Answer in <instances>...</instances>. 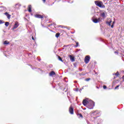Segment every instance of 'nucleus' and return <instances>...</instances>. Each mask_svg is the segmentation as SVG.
Instances as JSON below:
<instances>
[{
    "label": "nucleus",
    "mask_w": 124,
    "mask_h": 124,
    "mask_svg": "<svg viewBox=\"0 0 124 124\" xmlns=\"http://www.w3.org/2000/svg\"><path fill=\"white\" fill-rule=\"evenodd\" d=\"M94 106V102L92 100H90L87 104V107L88 109H93Z\"/></svg>",
    "instance_id": "nucleus-1"
},
{
    "label": "nucleus",
    "mask_w": 124,
    "mask_h": 124,
    "mask_svg": "<svg viewBox=\"0 0 124 124\" xmlns=\"http://www.w3.org/2000/svg\"><path fill=\"white\" fill-rule=\"evenodd\" d=\"M90 60H91V57L90 55L86 56L85 58L84 62H85V63H89Z\"/></svg>",
    "instance_id": "nucleus-2"
},
{
    "label": "nucleus",
    "mask_w": 124,
    "mask_h": 124,
    "mask_svg": "<svg viewBox=\"0 0 124 124\" xmlns=\"http://www.w3.org/2000/svg\"><path fill=\"white\" fill-rule=\"evenodd\" d=\"M90 99H84L82 101V103L84 105V106H88V104L89 103V102H90Z\"/></svg>",
    "instance_id": "nucleus-3"
},
{
    "label": "nucleus",
    "mask_w": 124,
    "mask_h": 124,
    "mask_svg": "<svg viewBox=\"0 0 124 124\" xmlns=\"http://www.w3.org/2000/svg\"><path fill=\"white\" fill-rule=\"evenodd\" d=\"M69 113H71V115H73L74 114V109H73V108H72V106H70L69 109Z\"/></svg>",
    "instance_id": "nucleus-4"
},
{
    "label": "nucleus",
    "mask_w": 124,
    "mask_h": 124,
    "mask_svg": "<svg viewBox=\"0 0 124 124\" xmlns=\"http://www.w3.org/2000/svg\"><path fill=\"white\" fill-rule=\"evenodd\" d=\"M18 27H19V22H16L15 23V25H14V27H13L14 30H15V29H17Z\"/></svg>",
    "instance_id": "nucleus-5"
},
{
    "label": "nucleus",
    "mask_w": 124,
    "mask_h": 124,
    "mask_svg": "<svg viewBox=\"0 0 124 124\" xmlns=\"http://www.w3.org/2000/svg\"><path fill=\"white\" fill-rule=\"evenodd\" d=\"M34 16L35 17V18H38L39 19L43 18V16H42L41 15L37 14V15H35Z\"/></svg>",
    "instance_id": "nucleus-6"
},
{
    "label": "nucleus",
    "mask_w": 124,
    "mask_h": 124,
    "mask_svg": "<svg viewBox=\"0 0 124 124\" xmlns=\"http://www.w3.org/2000/svg\"><path fill=\"white\" fill-rule=\"evenodd\" d=\"M92 21L93 22V23H95V24L98 23V20L96 18H92Z\"/></svg>",
    "instance_id": "nucleus-7"
},
{
    "label": "nucleus",
    "mask_w": 124,
    "mask_h": 124,
    "mask_svg": "<svg viewBox=\"0 0 124 124\" xmlns=\"http://www.w3.org/2000/svg\"><path fill=\"white\" fill-rule=\"evenodd\" d=\"M4 14L6 15L8 19H10V17H11V15H9V14H8V13L7 12L5 13Z\"/></svg>",
    "instance_id": "nucleus-8"
},
{
    "label": "nucleus",
    "mask_w": 124,
    "mask_h": 124,
    "mask_svg": "<svg viewBox=\"0 0 124 124\" xmlns=\"http://www.w3.org/2000/svg\"><path fill=\"white\" fill-rule=\"evenodd\" d=\"M70 59V60L72 61V62H75V59H74V57H73V56H72V55H69V56Z\"/></svg>",
    "instance_id": "nucleus-9"
},
{
    "label": "nucleus",
    "mask_w": 124,
    "mask_h": 124,
    "mask_svg": "<svg viewBox=\"0 0 124 124\" xmlns=\"http://www.w3.org/2000/svg\"><path fill=\"white\" fill-rule=\"evenodd\" d=\"M20 6H21V4H20V3H17L16 4L15 8H16V9H19Z\"/></svg>",
    "instance_id": "nucleus-10"
},
{
    "label": "nucleus",
    "mask_w": 124,
    "mask_h": 124,
    "mask_svg": "<svg viewBox=\"0 0 124 124\" xmlns=\"http://www.w3.org/2000/svg\"><path fill=\"white\" fill-rule=\"evenodd\" d=\"M54 75H56V73H55L54 71H51L49 73V76H54Z\"/></svg>",
    "instance_id": "nucleus-11"
},
{
    "label": "nucleus",
    "mask_w": 124,
    "mask_h": 124,
    "mask_svg": "<svg viewBox=\"0 0 124 124\" xmlns=\"http://www.w3.org/2000/svg\"><path fill=\"white\" fill-rule=\"evenodd\" d=\"M28 11L29 12H31V5L28 6Z\"/></svg>",
    "instance_id": "nucleus-12"
},
{
    "label": "nucleus",
    "mask_w": 124,
    "mask_h": 124,
    "mask_svg": "<svg viewBox=\"0 0 124 124\" xmlns=\"http://www.w3.org/2000/svg\"><path fill=\"white\" fill-rule=\"evenodd\" d=\"M97 6H99V7H102V4H101V3L98 2L97 3Z\"/></svg>",
    "instance_id": "nucleus-13"
},
{
    "label": "nucleus",
    "mask_w": 124,
    "mask_h": 124,
    "mask_svg": "<svg viewBox=\"0 0 124 124\" xmlns=\"http://www.w3.org/2000/svg\"><path fill=\"white\" fill-rule=\"evenodd\" d=\"M60 34H61V33H56L55 35L56 37H57V38H58L59 36H60Z\"/></svg>",
    "instance_id": "nucleus-14"
},
{
    "label": "nucleus",
    "mask_w": 124,
    "mask_h": 124,
    "mask_svg": "<svg viewBox=\"0 0 124 124\" xmlns=\"http://www.w3.org/2000/svg\"><path fill=\"white\" fill-rule=\"evenodd\" d=\"M7 44H9V42H8L7 41H5L4 42V45H7Z\"/></svg>",
    "instance_id": "nucleus-15"
},
{
    "label": "nucleus",
    "mask_w": 124,
    "mask_h": 124,
    "mask_svg": "<svg viewBox=\"0 0 124 124\" xmlns=\"http://www.w3.org/2000/svg\"><path fill=\"white\" fill-rule=\"evenodd\" d=\"M111 23H112V21L107 22V24L108 25V26H111Z\"/></svg>",
    "instance_id": "nucleus-16"
},
{
    "label": "nucleus",
    "mask_w": 124,
    "mask_h": 124,
    "mask_svg": "<svg viewBox=\"0 0 124 124\" xmlns=\"http://www.w3.org/2000/svg\"><path fill=\"white\" fill-rule=\"evenodd\" d=\"M5 26L6 27H8V26H9V22H5Z\"/></svg>",
    "instance_id": "nucleus-17"
},
{
    "label": "nucleus",
    "mask_w": 124,
    "mask_h": 124,
    "mask_svg": "<svg viewBox=\"0 0 124 124\" xmlns=\"http://www.w3.org/2000/svg\"><path fill=\"white\" fill-rule=\"evenodd\" d=\"M101 17H105V13H102L101 14Z\"/></svg>",
    "instance_id": "nucleus-18"
},
{
    "label": "nucleus",
    "mask_w": 124,
    "mask_h": 124,
    "mask_svg": "<svg viewBox=\"0 0 124 124\" xmlns=\"http://www.w3.org/2000/svg\"><path fill=\"white\" fill-rule=\"evenodd\" d=\"M78 116L79 118H83V115L81 114H78Z\"/></svg>",
    "instance_id": "nucleus-19"
},
{
    "label": "nucleus",
    "mask_w": 124,
    "mask_h": 124,
    "mask_svg": "<svg viewBox=\"0 0 124 124\" xmlns=\"http://www.w3.org/2000/svg\"><path fill=\"white\" fill-rule=\"evenodd\" d=\"M58 58H59V61H60L61 62H63V61H62V58H61V57L58 56Z\"/></svg>",
    "instance_id": "nucleus-20"
},
{
    "label": "nucleus",
    "mask_w": 124,
    "mask_h": 124,
    "mask_svg": "<svg viewBox=\"0 0 124 124\" xmlns=\"http://www.w3.org/2000/svg\"><path fill=\"white\" fill-rule=\"evenodd\" d=\"M79 46V43L76 42V45L75 46V48H77V47H78Z\"/></svg>",
    "instance_id": "nucleus-21"
},
{
    "label": "nucleus",
    "mask_w": 124,
    "mask_h": 124,
    "mask_svg": "<svg viewBox=\"0 0 124 124\" xmlns=\"http://www.w3.org/2000/svg\"><path fill=\"white\" fill-rule=\"evenodd\" d=\"M4 23V21L0 20V25Z\"/></svg>",
    "instance_id": "nucleus-22"
},
{
    "label": "nucleus",
    "mask_w": 124,
    "mask_h": 124,
    "mask_svg": "<svg viewBox=\"0 0 124 124\" xmlns=\"http://www.w3.org/2000/svg\"><path fill=\"white\" fill-rule=\"evenodd\" d=\"M90 80H91L90 78H87L85 79V81H90Z\"/></svg>",
    "instance_id": "nucleus-23"
},
{
    "label": "nucleus",
    "mask_w": 124,
    "mask_h": 124,
    "mask_svg": "<svg viewBox=\"0 0 124 124\" xmlns=\"http://www.w3.org/2000/svg\"><path fill=\"white\" fill-rule=\"evenodd\" d=\"M119 87H120V85H117V86H116V87L115 88V90H117V89H118Z\"/></svg>",
    "instance_id": "nucleus-24"
},
{
    "label": "nucleus",
    "mask_w": 124,
    "mask_h": 124,
    "mask_svg": "<svg viewBox=\"0 0 124 124\" xmlns=\"http://www.w3.org/2000/svg\"><path fill=\"white\" fill-rule=\"evenodd\" d=\"M115 75H116V76H118L119 75V72H117L115 74Z\"/></svg>",
    "instance_id": "nucleus-25"
},
{
    "label": "nucleus",
    "mask_w": 124,
    "mask_h": 124,
    "mask_svg": "<svg viewBox=\"0 0 124 124\" xmlns=\"http://www.w3.org/2000/svg\"><path fill=\"white\" fill-rule=\"evenodd\" d=\"M103 89H107V87L105 85L103 86Z\"/></svg>",
    "instance_id": "nucleus-26"
},
{
    "label": "nucleus",
    "mask_w": 124,
    "mask_h": 124,
    "mask_svg": "<svg viewBox=\"0 0 124 124\" xmlns=\"http://www.w3.org/2000/svg\"><path fill=\"white\" fill-rule=\"evenodd\" d=\"M98 21V23H99V22H100V17L98 18V19H97Z\"/></svg>",
    "instance_id": "nucleus-27"
},
{
    "label": "nucleus",
    "mask_w": 124,
    "mask_h": 124,
    "mask_svg": "<svg viewBox=\"0 0 124 124\" xmlns=\"http://www.w3.org/2000/svg\"><path fill=\"white\" fill-rule=\"evenodd\" d=\"M114 53L117 54V55H118L119 54V52H118V51H115Z\"/></svg>",
    "instance_id": "nucleus-28"
},
{
    "label": "nucleus",
    "mask_w": 124,
    "mask_h": 124,
    "mask_svg": "<svg viewBox=\"0 0 124 124\" xmlns=\"http://www.w3.org/2000/svg\"><path fill=\"white\" fill-rule=\"evenodd\" d=\"M53 26H54V27H56V24L55 23H53Z\"/></svg>",
    "instance_id": "nucleus-29"
},
{
    "label": "nucleus",
    "mask_w": 124,
    "mask_h": 124,
    "mask_svg": "<svg viewBox=\"0 0 124 124\" xmlns=\"http://www.w3.org/2000/svg\"><path fill=\"white\" fill-rule=\"evenodd\" d=\"M114 27V25H111V28H113Z\"/></svg>",
    "instance_id": "nucleus-30"
},
{
    "label": "nucleus",
    "mask_w": 124,
    "mask_h": 124,
    "mask_svg": "<svg viewBox=\"0 0 124 124\" xmlns=\"http://www.w3.org/2000/svg\"><path fill=\"white\" fill-rule=\"evenodd\" d=\"M32 40H34V38H33V36H32Z\"/></svg>",
    "instance_id": "nucleus-31"
},
{
    "label": "nucleus",
    "mask_w": 124,
    "mask_h": 124,
    "mask_svg": "<svg viewBox=\"0 0 124 124\" xmlns=\"http://www.w3.org/2000/svg\"><path fill=\"white\" fill-rule=\"evenodd\" d=\"M43 1H44V2H45L46 1V0H43Z\"/></svg>",
    "instance_id": "nucleus-32"
},
{
    "label": "nucleus",
    "mask_w": 124,
    "mask_h": 124,
    "mask_svg": "<svg viewBox=\"0 0 124 124\" xmlns=\"http://www.w3.org/2000/svg\"><path fill=\"white\" fill-rule=\"evenodd\" d=\"M82 69H79V71H82Z\"/></svg>",
    "instance_id": "nucleus-33"
},
{
    "label": "nucleus",
    "mask_w": 124,
    "mask_h": 124,
    "mask_svg": "<svg viewBox=\"0 0 124 124\" xmlns=\"http://www.w3.org/2000/svg\"><path fill=\"white\" fill-rule=\"evenodd\" d=\"M74 83H77V81L76 80L74 81Z\"/></svg>",
    "instance_id": "nucleus-34"
},
{
    "label": "nucleus",
    "mask_w": 124,
    "mask_h": 124,
    "mask_svg": "<svg viewBox=\"0 0 124 124\" xmlns=\"http://www.w3.org/2000/svg\"><path fill=\"white\" fill-rule=\"evenodd\" d=\"M32 69H34V68H32Z\"/></svg>",
    "instance_id": "nucleus-35"
},
{
    "label": "nucleus",
    "mask_w": 124,
    "mask_h": 124,
    "mask_svg": "<svg viewBox=\"0 0 124 124\" xmlns=\"http://www.w3.org/2000/svg\"><path fill=\"white\" fill-rule=\"evenodd\" d=\"M59 27H62V26H59Z\"/></svg>",
    "instance_id": "nucleus-36"
},
{
    "label": "nucleus",
    "mask_w": 124,
    "mask_h": 124,
    "mask_svg": "<svg viewBox=\"0 0 124 124\" xmlns=\"http://www.w3.org/2000/svg\"><path fill=\"white\" fill-rule=\"evenodd\" d=\"M72 33H74V32H73Z\"/></svg>",
    "instance_id": "nucleus-37"
}]
</instances>
